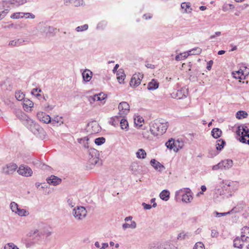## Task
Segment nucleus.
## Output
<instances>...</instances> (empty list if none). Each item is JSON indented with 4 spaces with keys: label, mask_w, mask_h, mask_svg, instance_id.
Instances as JSON below:
<instances>
[{
    "label": "nucleus",
    "mask_w": 249,
    "mask_h": 249,
    "mask_svg": "<svg viewBox=\"0 0 249 249\" xmlns=\"http://www.w3.org/2000/svg\"><path fill=\"white\" fill-rule=\"evenodd\" d=\"M182 9H184L186 13H190L192 11L190 2H182L181 4Z\"/></svg>",
    "instance_id": "obj_29"
},
{
    "label": "nucleus",
    "mask_w": 249,
    "mask_h": 249,
    "mask_svg": "<svg viewBox=\"0 0 249 249\" xmlns=\"http://www.w3.org/2000/svg\"><path fill=\"white\" fill-rule=\"evenodd\" d=\"M159 83L158 81L153 79L151 81H150L147 86V89L149 90H153L156 89L159 87Z\"/></svg>",
    "instance_id": "obj_23"
},
{
    "label": "nucleus",
    "mask_w": 249,
    "mask_h": 249,
    "mask_svg": "<svg viewBox=\"0 0 249 249\" xmlns=\"http://www.w3.org/2000/svg\"><path fill=\"white\" fill-rule=\"evenodd\" d=\"M8 13V10L5 9L2 11L0 12V20L3 19Z\"/></svg>",
    "instance_id": "obj_58"
},
{
    "label": "nucleus",
    "mask_w": 249,
    "mask_h": 249,
    "mask_svg": "<svg viewBox=\"0 0 249 249\" xmlns=\"http://www.w3.org/2000/svg\"><path fill=\"white\" fill-rule=\"evenodd\" d=\"M61 179L54 175H52L47 179V183L53 186H56L61 182Z\"/></svg>",
    "instance_id": "obj_14"
},
{
    "label": "nucleus",
    "mask_w": 249,
    "mask_h": 249,
    "mask_svg": "<svg viewBox=\"0 0 249 249\" xmlns=\"http://www.w3.org/2000/svg\"><path fill=\"white\" fill-rule=\"evenodd\" d=\"M222 131L218 128H214L211 131V135L214 139L219 138L222 135Z\"/></svg>",
    "instance_id": "obj_26"
},
{
    "label": "nucleus",
    "mask_w": 249,
    "mask_h": 249,
    "mask_svg": "<svg viewBox=\"0 0 249 249\" xmlns=\"http://www.w3.org/2000/svg\"><path fill=\"white\" fill-rule=\"evenodd\" d=\"M201 49L199 47H196L190 50L188 52V54L190 55H196L199 54L201 53Z\"/></svg>",
    "instance_id": "obj_37"
},
{
    "label": "nucleus",
    "mask_w": 249,
    "mask_h": 249,
    "mask_svg": "<svg viewBox=\"0 0 249 249\" xmlns=\"http://www.w3.org/2000/svg\"><path fill=\"white\" fill-rule=\"evenodd\" d=\"M106 97L105 94L102 93L98 94H95L93 96H89L88 97L89 101L90 104H92L95 101H102Z\"/></svg>",
    "instance_id": "obj_12"
},
{
    "label": "nucleus",
    "mask_w": 249,
    "mask_h": 249,
    "mask_svg": "<svg viewBox=\"0 0 249 249\" xmlns=\"http://www.w3.org/2000/svg\"><path fill=\"white\" fill-rule=\"evenodd\" d=\"M28 236L31 239L34 240L35 242L38 241L43 236V233L39 231L38 230H36L34 231H31L28 233Z\"/></svg>",
    "instance_id": "obj_10"
},
{
    "label": "nucleus",
    "mask_w": 249,
    "mask_h": 249,
    "mask_svg": "<svg viewBox=\"0 0 249 249\" xmlns=\"http://www.w3.org/2000/svg\"><path fill=\"white\" fill-rule=\"evenodd\" d=\"M189 55V54H188V52L180 53L178 55H177L175 57V60L176 61H180L183 59H184L186 58Z\"/></svg>",
    "instance_id": "obj_32"
},
{
    "label": "nucleus",
    "mask_w": 249,
    "mask_h": 249,
    "mask_svg": "<svg viewBox=\"0 0 249 249\" xmlns=\"http://www.w3.org/2000/svg\"><path fill=\"white\" fill-rule=\"evenodd\" d=\"M119 114L120 117L124 118L126 115L129 112L130 107L129 104L126 102L120 103L118 106Z\"/></svg>",
    "instance_id": "obj_7"
},
{
    "label": "nucleus",
    "mask_w": 249,
    "mask_h": 249,
    "mask_svg": "<svg viewBox=\"0 0 249 249\" xmlns=\"http://www.w3.org/2000/svg\"><path fill=\"white\" fill-rule=\"evenodd\" d=\"M176 95H177V96H176V98H178V99H181L183 97H186V95L184 94H182V90H178L177 91Z\"/></svg>",
    "instance_id": "obj_56"
},
{
    "label": "nucleus",
    "mask_w": 249,
    "mask_h": 249,
    "mask_svg": "<svg viewBox=\"0 0 249 249\" xmlns=\"http://www.w3.org/2000/svg\"><path fill=\"white\" fill-rule=\"evenodd\" d=\"M213 64V61L211 60H210L208 63H207V69L208 70V71H210L211 70V69H212V66Z\"/></svg>",
    "instance_id": "obj_63"
},
{
    "label": "nucleus",
    "mask_w": 249,
    "mask_h": 249,
    "mask_svg": "<svg viewBox=\"0 0 249 249\" xmlns=\"http://www.w3.org/2000/svg\"><path fill=\"white\" fill-rule=\"evenodd\" d=\"M118 72H119V73L117 74V79L119 81V82L121 84L123 83L124 80L125 74L123 70L120 69Z\"/></svg>",
    "instance_id": "obj_35"
},
{
    "label": "nucleus",
    "mask_w": 249,
    "mask_h": 249,
    "mask_svg": "<svg viewBox=\"0 0 249 249\" xmlns=\"http://www.w3.org/2000/svg\"><path fill=\"white\" fill-rule=\"evenodd\" d=\"M15 97L18 101H22L25 99V94L21 91H18L15 92Z\"/></svg>",
    "instance_id": "obj_39"
},
{
    "label": "nucleus",
    "mask_w": 249,
    "mask_h": 249,
    "mask_svg": "<svg viewBox=\"0 0 249 249\" xmlns=\"http://www.w3.org/2000/svg\"><path fill=\"white\" fill-rule=\"evenodd\" d=\"M223 165V169L228 170L230 169L233 165V161L231 159H225L221 160Z\"/></svg>",
    "instance_id": "obj_20"
},
{
    "label": "nucleus",
    "mask_w": 249,
    "mask_h": 249,
    "mask_svg": "<svg viewBox=\"0 0 249 249\" xmlns=\"http://www.w3.org/2000/svg\"><path fill=\"white\" fill-rule=\"evenodd\" d=\"M89 140V139L88 137H85L82 138L78 139V142L79 143L83 144L85 148H89V145H88L89 144V143H88Z\"/></svg>",
    "instance_id": "obj_33"
},
{
    "label": "nucleus",
    "mask_w": 249,
    "mask_h": 249,
    "mask_svg": "<svg viewBox=\"0 0 249 249\" xmlns=\"http://www.w3.org/2000/svg\"><path fill=\"white\" fill-rule=\"evenodd\" d=\"M246 137L244 136H241L239 139V141L242 143H247L249 144V134L246 135Z\"/></svg>",
    "instance_id": "obj_48"
},
{
    "label": "nucleus",
    "mask_w": 249,
    "mask_h": 249,
    "mask_svg": "<svg viewBox=\"0 0 249 249\" xmlns=\"http://www.w3.org/2000/svg\"><path fill=\"white\" fill-rule=\"evenodd\" d=\"M25 14V16H26V18H32L34 19L35 18V16L31 13H24Z\"/></svg>",
    "instance_id": "obj_60"
},
{
    "label": "nucleus",
    "mask_w": 249,
    "mask_h": 249,
    "mask_svg": "<svg viewBox=\"0 0 249 249\" xmlns=\"http://www.w3.org/2000/svg\"><path fill=\"white\" fill-rule=\"evenodd\" d=\"M92 72L89 70L86 69L82 72V77L84 81L86 82H89L92 77Z\"/></svg>",
    "instance_id": "obj_19"
},
{
    "label": "nucleus",
    "mask_w": 249,
    "mask_h": 249,
    "mask_svg": "<svg viewBox=\"0 0 249 249\" xmlns=\"http://www.w3.org/2000/svg\"><path fill=\"white\" fill-rule=\"evenodd\" d=\"M121 117L120 116H115L114 117L112 118L111 120V124L114 126L118 125L119 124H120Z\"/></svg>",
    "instance_id": "obj_40"
},
{
    "label": "nucleus",
    "mask_w": 249,
    "mask_h": 249,
    "mask_svg": "<svg viewBox=\"0 0 249 249\" xmlns=\"http://www.w3.org/2000/svg\"><path fill=\"white\" fill-rule=\"evenodd\" d=\"M38 91L39 92H41V90L40 89H38L37 88H35L33 89L32 90L31 93L33 95H36V96H40V94L39 93H36V92Z\"/></svg>",
    "instance_id": "obj_59"
},
{
    "label": "nucleus",
    "mask_w": 249,
    "mask_h": 249,
    "mask_svg": "<svg viewBox=\"0 0 249 249\" xmlns=\"http://www.w3.org/2000/svg\"><path fill=\"white\" fill-rule=\"evenodd\" d=\"M139 165L137 163H133L131 166V170L133 171V173H136L138 172V169Z\"/></svg>",
    "instance_id": "obj_52"
},
{
    "label": "nucleus",
    "mask_w": 249,
    "mask_h": 249,
    "mask_svg": "<svg viewBox=\"0 0 249 249\" xmlns=\"http://www.w3.org/2000/svg\"><path fill=\"white\" fill-rule=\"evenodd\" d=\"M247 116L248 113L245 111L240 110L238 111L236 114V118L239 119L246 118Z\"/></svg>",
    "instance_id": "obj_38"
},
{
    "label": "nucleus",
    "mask_w": 249,
    "mask_h": 249,
    "mask_svg": "<svg viewBox=\"0 0 249 249\" xmlns=\"http://www.w3.org/2000/svg\"><path fill=\"white\" fill-rule=\"evenodd\" d=\"M18 168L16 163H10L2 167V173L5 175L12 174Z\"/></svg>",
    "instance_id": "obj_8"
},
{
    "label": "nucleus",
    "mask_w": 249,
    "mask_h": 249,
    "mask_svg": "<svg viewBox=\"0 0 249 249\" xmlns=\"http://www.w3.org/2000/svg\"><path fill=\"white\" fill-rule=\"evenodd\" d=\"M183 145L184 143L182 140H177L175 141V147L174 148V151L177 152L180 149L182 148Z\"/></svg>",
    "instance_id": "obj_28"
},
{
    "label": "nucleus",
    "mask_w": 249,
    "mask_h": 249,
    "mask_svg": "<svg viewBox=\"0 0 249 249\" xmlns=\"http://www.w3.org/2000/svg\"><path fill=\"white\" fill-rule=\"evenodd\" d=\"M24 40L23 38H18L15 40L10 41L9 46L11 47H18L22 45L24 42Z\"/></svg>",
    "instance_id": "obj_22"
},
{
    "label": "nucleus",
    "mask_w": 249,
    "mask_h": 249,
    "mask_svg": "<svg viewBox=\"0 0 249 249\" xmlns=\"http://www.w3.org/2000/svg\"><path fill=\"white\" fill-rule=\"evenodd\" d=\"M187 236V233H185L184 232H181L179 233L178 235V239H184Z\"/></svg>",
    "instance_id": "obj_61"
},
{
    "label": "nucleus",
    "mask_w": 249,
    "mask_h": 249,
    "mask_svg": "<svg viewBox=\"0 0 249 249\" xmlns=\"http://www.w3.org/2000/svg\"><path fill=\"white\" fill-rule=\"evenodd\" d=\"M223 165L222 164L221 161L219 162L218 164L213 166L212 170H217L218 169H223Z\"/></svg>",
    "instance_id": "obj_53"
},
{
    "label": "nucleus",
    "mask_w": 249,
    "mask_h": 249,
    "mask_svg": "<svg viewBox=\"0 0 249 249\" xmlns=\"http://www.w3.org/2000/svg\"><path fill=\"white\" fill-rule=\"evenodd\" d=\"M89 162L92 165L98 164L99 160V153L98 151L94 148H90L88 150Z\"/></svg>",
    "instance_id": "obj_4"
},
{
    "label": "nucleus",
    "mask_w": 249,
    "mask_h": 249,
    "mask_svg": "<svg viewBox=\"0 0 249 249\" xmlns=\"http://www.w3.org/2000/svg\"><path fill=\"white\" fill-rule=\"evenodd\" d=\"M182 196V200L186 203H189L193 199V196L191 190L188 188L181 189L175 193V198L176 199Z\"/></svg>",
    "instance_id": "obj_3"
},
{
    "label": "nucleus",
    "mask_w": 249,
    "mask_h": 249,
    "mask_svg": "<svg viewBox=\"0 0 249 249\" xmlns=\"http://www.w3.org/2000/svg\"><path fill=\"white\" fill-rule=\"evenodd\" d=\"M13 243H9L6 244L4 247V249H13Z\"/></svg>",
    "instance_id": "obj_64"
},
{
    "label": "nucleus",
    "mask_w": 249,
    "mask_h": 249,
    "mask_svg": "<svg viewBox=\"0 0 249 249\" xmlns=\"http://www.w3.org/2000/svg\"><path fill=\"white\" fill-rule=\"evenodd\" d=\"M249 128L246 126H242V127L239 126L238 130L236 131V133L240 136H244L246 137V135H249Z\"/></svg>",
    "instance_id": "obj_17"
},
{
    "label": "nucleus",
    "mask_w": 249,
    "mask_h": 249,
    "mask_svg": "<svg viewBox=\"0 0 249 249\" xmlns=\"http://www.w3.org/2000/svg\"><path fill=\"white\" fill-rule=\"evenodd\" d=\"M150 164L154 168L155 170L159 172H161L165 169V167L155 159H152L151 160Z\"/></svg>",
    "instance_id": "obj_15"
},
{
    "label": "nucleus",
    "mask_w": 249,
    "mask_h": 249,
    "mask_svg": "<svg viewBox=\"0 0 249 249\" xmlns=\"http://www.w3.org/2000/svg\"><path fill=\"white\" fill-rule=\"evenodd\" d=\"M142 206L143 207V208L145 210H150L152 208V206L150 204H146L144 202L142 203Z\"/></svg>",
    "instance_id": "obj_62"
},
{
    "label": "nucleus",
    "mask_w": 249,
    "mask_h": 249,
    "mask_svg": "<svg viewBox=\"0 0 249 249\" xmlns=\"http://www.w3.org/2000/svg\"><path fill=\"white\" fill-rule=\"evenodd\" d=\"M25 16V14L23 12H18L13 14L11 16V18L13 19H18L22 18Z\"/></svg>",
    "instance_id": "obj_42"
},
{
    "label": "nucleus",
    "mask_w": 249,
    "mask_h": 249,
    "mask_svg": "<svg viewBox=\"0 0 249 249\" xmlns=\"http://www.w3.org/2000/svg\"><path fill=\"white\" fill-rule=\"evenodd\" d=\"M67 203H68L69 206H70L71 208L73 207L75 205V203L74 201L73 198H72L71 197L68 198Z\"/></svg>",
    "instance_id": "obj_55"
},
{
    "label": "nucleus",
    "mask_w": 249,
    "mask_h": 249,
    "mask_svg": "<svg viewBox=\"0 0 249 249\" xmlns=\"http://www.w3.org/2000/svg\"><path fill=\"white\" fill-rule=\"evenodd\" d=\"M34 106L33 102L29 99L23 100V107L25 110L30 109Z\"/></svg>",
    "instance_id": "obj_25"
},
{
    "label": "nucleus",
    "mask_w": 249,
    "mask_h": 249,
    "mask_svg": "<svg viewBox=\"0 0 249 249\" xmlns=\"http://www.w3.org/2000/svg\"><path fill=\"white\" fill-rule=\"evenodd\" d=\"M17 172L20 175L24 177H31L33 175V171L29 166L21 164L19 166Z\"/></svg>",
    "instance_id": "obj_6"
},
{
    "label": "nucleus",
    "mask_w": 249,
    "mask_h": 249,
    "mask_svg": "<svg viewBox=\"0 0 249 249\" xmlns=\"http://www.w3.org/2000/svg\"><path fill=\"white\" fill-rule=\"evenodd\" d=\"M170 193L167 190H163L160 194V198L164 201H167L169 199Z\"/></svg>",
    "instance_id": "obj_27"
},
{
    "label": "nucleus",
    "mask_w": 249,
    "mask_h": 249,
    "mask_svg": "<svg viewBox=\"0 0 249 249\" xmlns=\"http://www.w3.org/2000/svg\"><path fill=\"white\" fill-rule=\"evenodd\" d=\"M87 210L83 206H78L72 210L73 215L78 220L84 218L87 215Z\"/></svg>",
    "instance_id": "obj_5"
},
{
    "label": "nucleus",
    "mask_w": 249,
    "mask_h": 249,
    "mask_svg": "<svg viewBox=\"0 0 249 249\" xmlns=\"http://www.w3.org/2000/svg\"><path fill=\"white\" fill-rule=\"evenodd\" d=\"M120 125L122 129L127 130L128 128V123L127 121L124 119L122 118L120 120Z\"/></svg>",
    "instance_id": "obj_30"
},
{
    "label": "nucleus",
    "mask_w": 249,
    "mask_h": 249,
    "mask_svg": "<svg viewBox=\"0 0 249 249\" xmlns=\"http://www.w3.org/2000/svg\"><path fill=\"white\" fill-rule=\"evenodd\" d=\"M136 223L134 221H132L131 222V224H128V223H124L123 224L122 227L124 230H125L127 228H130L132 229H134L136 228Z\"/></svg>",
    "instance_id": "obj_31"
},
{
    "label": "nucleus",
    "mask_w": 249,
    "mask_h": 249,
    "mask_svg": "<svg viewBox=\"0 0 249 249\" xmlns=\"http://www.w3.org/2000/svg\"><path fill=\"white\" fill-rule=\"evenodd\" d=\"M16 214H18L20 216H26L29 215V213L25 209L18 208Z\"/></svg>",
    "instance_id": "obj_41"
},
{
    "label": "nucleus",
    "mask_w": 249,
    "mask_h": 249,
    "mask_svg": "<svg viewBox=\"0 0 249 249\" xmlns=\"http://www.w3.org/2000/svg\"><path fill=\"white\" fill-rule=\"evenodd\" d=\"M37 117L38 119L44 123L48 124L51 122V118L49 115L46 114V113L41 112L37 113Z\"/></svg>",
    "instance_id": "obj_13"
},
{
    "label": "nucleus",
    "mask_w": 249,
    "mask_h": 249,
    "mask_svg": "<svg viewBox=\"0 0 249 249\" xmlns=\"http://www.w3.org/2000/svg\"><path fill=\"white\" fill-rule=\"evenodd\" d=\"M137 157L138 159H145L146 156V153L143 149H140L136 153Z\"/></svg>",
    "instance_id": "obj_36"
},
{
    "label": "nucleus",
    "mask_w": 249,
    "mask_h": 249,
    "mask_svg": "<svg viewBox=\"0 0 249 249\" xmlns=\"http://www.w3.org/2000/svg\"><path fill=\"white\" fill-rule=\"evenodd\" d=\"M225 144L226 142L223 139H220L217 140L215 145L217 151H221L225 146Z\"/></svg>",
    "instance_id": "obj_24"
},
{
    "label": "nucleus",
    "mask_w": 249,
    "mask_h": 249,
    "mask_svg": "<svg viewBox=\"0 0 249 249\" xmlns=\"http://www.w3.org/2000/svg\"><path fill=\"white\" fill-rule=\"evenodd\" d=\"M150 131L154 136L162 135L166 131L168 127L167 122L162 119L156 120L150 124Z\"/></svg>",
    "instance_id": "obj_2"
},
{
    "label": "nucleus",
    "mask_w": 249,
    "mask_h": 249,
    "mask_svg": "<svg viewBox=\"0 0 249 249\" xmlns=\"http://www.w3.org/2000/svg\"><path fill=\"white\" fill-rule=\"evenodd\" d=\"M144 121L142 117H140L139 116L137 117V119H135L134 123L136 125H139V126H141L142 125V123Z\"/></svg>",
    "instance_id": "obj_49"
},
{
    "label": "nucleus",
    "mask_w": 249,
    "mask_h": 249,
    "mask_svg": "<svg viewBox=\"0 0 249 249\" xmlns=\"http://www.w3.org/2000/svg\"><path fill=\"white\" fill-rule=\"evenodd\" d=\"M5 28H14L15 29H19L22 28V26L19 24H15L13 23H11V24L7 25V26H5Z\"/></svg>",
    "instance_id": "obj_50"
},
{
    "label": "nucleus",
    "mask_w": 249,
    "mask_h": 249,
    "mask_svg": "<svg viewBox=\"0 0 249 249\" xmlns=\"http://www.w3.org/2000/svg\"><path fill=\"white\" fill-rule=\"evenodd\" d=\"M230 213V212L226 213H218L216 211L213 212V215L216 217H220L221 216H226Z\"/></svg>",
    "instance_id": "obj_51"
},
{
    "label": "nucleus",
    "mask_w": 249,
    "mask_h": 249,
    "mask_svg": "<svg viewBox=\"0 0 249 249\" xmlns=\"http://www.w3.org/2000/svg\"><path fill=\"white\" fill-rule=\"evenodd\" d=\"M142 78V74H134L130 81V86L131 87H136L138 86L141 84V78Z\"/></svg>",
    "instance_id": "obj_9"
},
{
    "label": "nucleus",
    "mask_w": 249,
    "mask_h": 249,
    "mask_svg": "<svg viewBox=\"0 0 249 249\" xmlns=\"http://www.w3.org/2000/svg\"><path fill=\"white\" fill-rule=\"evenodd\" d=\"M243 240L249 242V228L245 227L242 229L241 236Z\"/></svg>",
    "instance_id": "obj_18"
},
{
    "label": "nucleus",
    "mask_w": 249,
    "mask_h": 249,
    "mask_svg": "<svg viewBox=\"0 0 249 249\" xmlns=\"http://www.w3.org/2000/svg\"><path fill=\"white\" fill-rule=\"evenodd\" d=\"M10 208L13 212L16 213L19 208L17 203L15 202H12L10 203Z\"/></svg>",
    "instance_id": "obj_43"
},
{
    "label": "nucleus",
    "mask_w": 249,
    "mask_h": 249,
    "mask_svg": "<svg viewBox=\"0 0 249 249\" xmlns=\"http://www.w3.org/2000/svg\"><path fill=\"white\" fill-rule=\"evenodd\" d=\"M3 89L7 90H11L12 86L9 81L7 80L4 82Z\"/></svg>",
    "instance_id": "obj_47"
},
{
    "label": "nucleus",
    "mask_w": 249,
    "mask_h": 249,
    "mask_svg": "<svg viewBox=\"0 0 249 249\" xmlns=\"http://www.w3.org/2000/svg\"><path fill=\"white\" fill-rule=\"evenodd\" d=\"M64 4L66 6L72 4L75 7L83 6L85 5L84 0H64Z\"/></svg>",
    "instance_id": "obj_11"
},
{
    "label": "nucleus",
    "mask_w": 249,
    "mask_h": 249,
    "mask_svg": "<svg viewBox=\"0 0 249 249\" xmlns=\"http://www.w3.org/2000/svg\"><path fill=\"white\" fill-rule=\"evenodd\" d=\"M233 77L235 79H242L243 76L244 75L242 71L240 72V71L233 72H232Z\"/></svg>",
    "instance_id": "obj_45"
},
{
    "label": "nucleus",
    "mask_w": 249,
    "mask_h": 249,
    "mask_svg": "<svg viewBox=\"0 0 249 249\" xmlns=\"http://www.w3.org/2000/svg\"><path fill=\"white\" fill-rule=\"evenodd\" d=\"M27 2V0H10L6 3L11 5L12 7H18Z\"/></svg>",
    "instance_id": "obj_16"
},
{
    "label": "nucleus",
    "mask_w": 249,
    "mask_h": 249,
    "mask_svg": "<svg viewBox=\"0 0 249 249\" xmlns=\"http://www.w3.org/2000/svg\"><path fill=\"white\" fill-rule=\"evenodd\" d=\"M106 141V139L105 138L99 137L95 139L94 142L97 145H101V144L105 143Z\"/></svg>",
    "instance_id": "obj_44"
},
{
    "label": "nucleus",
    "mask_w": 249,
    "mask_h": 249,
    "mask_svg": "<svg viewBox=\"0 0 249 249\" xmlns=\"http://www.w3.org/2000/svg\"><path fill=\"white\" fill-rule=\"evenodd\" d=\"M165 145L169 149L174 150L175 147V141L173 138H171L166 142Z\"/></svg>",
    "instance_id": "obj_34"
},
{
    "label": "nucleus",
    "mask_w": 249,
    "mask_h": 249,
    "mask_svg": "<svg viewBox=\"0 0 249 249\" xmlns=\"http://www.w3.org/2000/svg\"><path fill=\"white\" fill-rule=\"evenodd\" d=\"M89 26L88 24H84L82 26H78L76 28L75 30L78 32H83L88 30Z\"/></svg>",
    "instance_id": "obj_46"
},
{
    "label": "nucleus",
    "mask_w": 249,
    "mask_h": 249,
    "mask_svg": "<svg viewBox=\"0 0 249 249\" xmlns=\"http://www.w3.org/2000/svg\"><path fill=\"white\" fill-rule=\"evenodd\" d=\"M15 114L23 125L34 135L39 137H41V135H44L45 131L44 129L21 110H16L15 111Z\"/></svg>",
    "instance_id": "obj_1"
},
{
    "label": "nucleus",
    "mask_w": 249,
    "mask_h": 249,
    "mask_svg": "<svg viewBox=\"0 0 249 249\" xmlns=\"http://www.w3.org/2000/svg\"><path fill=\"white\" fill-rule=\"evenodd\" d=\"M45 28H46V30L47 31V34L53 33L56 29L53 28V27L50 26L46 27Z\"/></svg>",
    "instance_id": "obj_57"
},
{
    "label": "nucleus",
    "mask_w": 249,
    "mask_h": 249,
    "mask_svg": "<svg viewBox=\"0 0 249 249\" xmlns=\"http://www.w3.org/2000/svg\"><path fill=\"white\" fill-rule=\"evenodd\" d=\"M244 242L245 241L244 240H243L242 238L241 237H237L234 239L233 241V246L235 248L241 249L243 247Z\"/></svg>",
    "instance_id": "obj_21"
},
{
    "label": "nucleus",
    "mask_w": 249,
    "mask_h": 249,
    "mask_svg": "<svg viewBox=\"0 0 249 249\" xmlns=\"http://www.w3.org/2000/svg\"><path fill=\"white\" fill-rule=\"evenodd\" d=\"M194 249H205V247L202 243L197 242L195 244Z\"/></svg>",
    "instance_id": "obj_54"
}]
</instances>
